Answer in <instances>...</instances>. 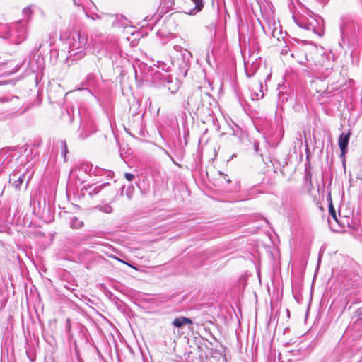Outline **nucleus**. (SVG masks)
Masks as SVG:
<instances>
[{"label": "nucleus", "instance_id": "obj_9", "mask_svg": "<svg viewBox=\"0 0 362 362\" xmlns=\"http://www.w3.org/2000/svg\"><path fill=\"white\" fill-rule=\"evenodd\" d=\"M349 136H350V132H348L346 134L343 132L339 136L338 144H339V148L341 150V156H344L347 152V147H348V144H349Z\"/></svg>", "mask_w": 362, "mask_h": 362}, {"label": "nucleus", "instance_id": "obj_10", "mask_svg": "<svg viewBox=\"0 0 362 362\" xmlns=\"http://www.w3.org/2000/svg\"><path fill=\"white\" fill-rule=\"evenodd\" d=\"M107 185V183H103L99 185H85L83 187L82 190H84L90 197H93L94 195H96L105 186Z\"/></svg>", "mask_w": 362, "mask_h": 362}, {"label": "nucleus", "instance_id": "obj_29", "mask_svg": "<svg viewBox=\"0 0 362 362\" xmlns=\"http://www.w3.org/2000/svg\"><path fill=\"white\" fill-rule=\"evenodd\" d=\"M87 168H88V166H86V167H85V171H86V172L87 171Z\"/></svg>", "mask_w": 362, "mask_h": 362}, {"label": "nucleus", "instance_id": "obj_26", "mask_svg": "<svg viewBox=\"0 0 362 362\" xmlns=\"http://www.w3.org/2000/svg\"><path fill=\"white\" fill-rule=\"evenodd\" d=\"M287 53V47H285L282 51H281V54H286Z\"/></svg>", "mask_w": 362, "mask_h": 362}, {"label": "nucleus", "instance_id": "obj_20", "mask_svg": "<svg viewBox=\"0 0 362 362\" xmlns=\"http://www.w3.org/2000/svg\"><path fill=\"white\" fill-rule=\"evenodd\" d=\"M263 93L262 90H260L259 93H254L253 94H252L251 95V98H252V100H259V98H263Z\"/></svg>", "mask_w": 362, "mask_h": 362}, {"label": "nucleus", "instance_id": "obj_31", "mask_svg": "<svg viewBox=\"0 0 362 362\" xmlns=\"http://www.w3.org/2000/svg\"><path fill=\"white\" fill-rule=\"evenodd\" d=\"M127 195L128 196V198H130V196L128 193H127Z\"/></svg>", "mask_w": 362, "mask_h": 362}, {"label": "nucleus", "instance_id": "obj_23", "mask_svg": "<svg viewBox=\"0 0 362 362\" xmlns=\"http://www.w3.org/2000/svg\"><path fill=\"white\" fill-rule=\"evenodd\" d=\"M340 30H341V38L344 40V37L346 36V30H345V28H344V26H342V25L341 26Z\"/></svg>", "mask_w": 362, "mask_h": 362}, {"label": "nucleus", "instance_id": "obj_21", "mask_svg": "<svg viewBox=\"0 0 362 362\" xmlns=\"http://www.w3.org/2000/svg\"><path fill=\"white\" fill-rule=\"evenodd\" d=\"M0 153L1 156L4 157L6 155L10 156L11 153H13V151L11 149H2Z\"/></svg>", "mask_w": 362, "mask_h": 362}, {"label": "nucleus", "instance_id": "obj_24", "mask_svg": "<svg viewBox=\"0 0 362 362\" xmlns=\"http://www.w3.org/2000/svg\"><path fill=\"white\" fill-rule=\"evenodd\" d=\"M258 147H259V144H258V143H255V144H254V148H255V151H258Z\"/></svg>", "mask_w": 362, "mask_h": 362}, {"label": "nucleus", "instance_id": "obj_27", "mask_svg": "<svg viewBox=\"0 0 362 362\" xmlns=\"http://www.w3.org/2000/svg\"><path fill=\"white\" fill-rule=\"evenodd\" d=\"M92 77H93V76H92L91 74H89V75L88 76V79H90V78H92Z\"/></svg>", "mask_w": 362, "mask_h": 362}, {"label": "nucleus", "instance_id": "obj_22", "mask_svg": "<svg viewBox=\"0 0 362 362\" xmlns=\"http://www.w3.org/2000/svg\"><path fill=\"white\" fill-rule=\"evenodd\" d=\"M124 177L128 181H132L134 178V175L129 173H125Z\"/></svg>", "mask_w": 362, "mask_h": 362}, {"label": "nucleus", "instance_id": "obj_1", "mask_svg": "<svg viewBox=\"0 0 362 362\" xmlns=\"http://www.w3.org/2000/svg\"><path fill=\"white\" fill-rule=\"evenodd\" d=\"M305 66L319 75L311 81V88L318 94V99L321 100L320 97L329 98L332 90H329L328 84L324 79L332 74L334 62L325 54L315 52L310 53V57L306 56Z\"/></svg>", "mask_w": 362, "mask_h": 362}, {"label": "nucleus", "instance_id": "obj_14", "mask_svg": "<svg viewBox=\"0 0 362 362\" xmlns=\"http://www.w3.org/2000/svg\"><path fill=\"white\" fill-rule=\"evenodd\" d=\"M185 324L192 325V320L189 318L185 317H180L175 318L173 322L172 325L176 327H182Z\"/></svg>", "mask_w": 362, "mask_h": 362}, {"label": "nucleus", "instance_id": "obj_4", "mask_svg": "<svg viewBox=\"0 0 362 362\" xmlns=\"http://www.w3.org/2000/svg\"><path fill=\"white\" fill-rule=\"evenodd\" d=\"M29 24L26 21H18L6 26L5 38L15 44H20L28 37Z\"/></svg>", "mask_w": 362, "mask_h": 362}, {"label": "nucleus", "instance_id": "obj_5", "mask_svg": "<svg viewBox=\"0 0 362 362\" xmlns=\"http://www.w3.org/2000/svg\"><path fill=\"white\" fill-rule=\"evenodd\" d=\"M154 79H160V83L166 88L170 93H176L180 88L179 81L177 79L173 80L172 77L166 73H155Z\"/></svg>", "mask_w": 362, "mask_h": 362}, {"label": "nucleus", "instance_id": "obj_16", "mask_svg": "<svg viewBox=\"0 0 362 362\" xmlns=\"http://www.w3.org/2000/svg\"><path fill=\"white\" fill-rule=\"evenodd\" d=\"M101 212H104V213H106V214H110L112 211V206L108 204H104V205H99L96 207Z\"/></svg>", "mask_w": 362, "mask_h": 362}, {"label": "nucleus", "instance_id": "obj_19", "mask_svg": "<svg viewBox=\"0 0 362 362\" xmlns=\"http://www.w3.org/2000/svg\"><path fill=\"white\" fill-rule=\"evenodd\" d=\"M329 213L332 217V218L337 222L338 223V219H337V214H336V211H335V209L333 206V205L331 204L329 205Z\"/></svg>", "mask_w": 362, "mask_h": 362}, {"label": "nucleus", "instance_id": "obj_7", "mask_svg": "<svg viewBox=\"0 0 362 362\" xmlns=\"http://www.w3.org/2000/svg\"><path fill=\"white\" fill-rule=\"evenodd\" d=\"M261 60L258 59L257 58H255L254 60H252V62H250V59L247 60L245 59V71L248 78H250L255 75V74L259 68Z\"/></svg>", "mask_w": 362, "mask_h": 362}, {"label": "nucleus", "instance_id": "obj_25", "mask_svg": "<svg viewBox=\"0 0 362 362\" xmlns=\"http://www.w3.org/2000/svg\"><path fill=\"white\" fill-rule=\"evenodd\" d=\"M99 18H100V16L97 14L95 16H91V19H93V20L99 19Z\"/></svg>", "mask_w": 362, "mask_h": 362}, {"label": "nucleus", "instance_id": "obj_11", "mask_svg": "<svg viewBox=\"0 0 362 362\" xmlns=\"http://www.w3.org/2000/svg\"><path fill=\"white\" fill-rule=\"evenodd\" d=\"M174 49L177 52H180L183 62L185 64L186 66H189L190 61L192 58V53L187 49H183L182 47L179 45H175L174 47Z\"/></svg>", "mask_w": 362, "mask_h": 362}, {"label": "nucleus", "instance_id": "obj_12", "mask_svg": "<svg viewBox=\"0 0 362 362\" xmlns=\"http://www.w3.org/2000/svg\"><path fill=\"white\" fill-rule=\"evenodd\" d=\"M190 1L194 6L193 8L187 11V13L194 15L202 10L204 7V0H190Z\"/></svg>", "mask_w": 362, "mask_h": 362}, {"label": "nucleus", "instance_id": "obj_18", "mask_svg": "<svg viewBox=\"0 0 362 362\" xmlns=\"http://www.w3.org/2000/svg\"><path fill=\"white\" fill-rule=\"evenodd\" d=\"M24 177H25V175H23L20 176L18 178V180L14 182L13 185L16 189H20L21 185H22L23 180H24Z\"/></svg>", "mask_w": 362, "mask_h": 362}, {"label": "nucleus", "instance_id": "obj_17", "mask_svg": "<svg viewBox=\"0 0 362 362\" xmlns=\"http://www.w3.org/2000/svg\"><path fill=\"white\" fill-rule=\"evenodd\" d=\"M61 144V147H62V156L64 158V159H66V153H68V148H67V145H66V143L65 141H62L60 142Z\"/></svg>", "mask_w": 362, "mask_h": 362}, {"label": "nucleus", "instance_id": "obj_2", "mask_svg": "<svg viewBox=\"0 0 362 362\" xmlns=\"http://www.w3.org/2000/svg\"><path fill=\"white\" fill-rule=\"evenodd\" d=\"M293 19L300 28L312 31L320 37L323 35L324 21L320 16L315 15L311 11L308 10L305 11V14H300V16L293 14Z\"/></svg>", "mask_w": 362, "mask_h": 362}, {"label": "nucleus", "instance_id": "obj_6", "mask_svg": "<svg viewBox=\"0 0 362 362\" xmlns=\"http://www.w3.org/2000/svg\"><path fill=\"white\" fill-rule=\"evenodd\" d=\"M95 129L93 121L88 118H81V124L78 128V138L83 140L95 132Z\"/></svg>", "mask_w": 362, "mask_h": 362}, {"label": "nucleus", "instance_id": "obj_13", "mask_svg": "<svg viewBox=\"0 0 362 362\" xmlns=\"http://www.w3.org/2000/svg\"><path fill=\"white\" fill-rule=\"evenodd\" d=\"M35 6L30 5L25 8H24L22 11V14L23 16V19L21 21H26L27 24H29L30 21L32 18V15L34 12Z\"/></svg>", "mask_w": 362, "mask_h": 362}, {"label": "nucleus", "instance_id": "obj_28", "mask_svg": "<svg viewBox=\"0 0 362 362\" xmlns=\"http://www.w3.org/2000/svg\"><path fill=\"white\" fill-rule=\"evenodd\" d=\"M107 173H108V176H110V175H112V174H113V173H112V172H111V171H109Z\"/></svg>", "mask_w": 362, "mask_h": 362}, {"label": "nucleus", "instance_id": "obj_15", "mask_svg": "<svg viewBox=\"0 0 362 362\" xmlns=\"http://www.w3.org/2000/svg\"><path fill=\"white\" fill-rule=\"evenodd\" d=\"M83 225V223L82 221L78 219L77 217H74L71 219V227L72 228H80Z\"/></svg>", "mask_w": 362, "mask_h": 362}, {"label": "nucleus", "instance_id": "obj_8", "mask_svg": "<svg viewBox=\"0 0 362 362\" xmlns=\"http://www.w3.org/2000/svg\"><path fill=\"white\" fill-rule=\"evenodd\" d=\"M187 105L192 108H199L202 104V94L200 90L194 92L187 98Z\"/></svg>", "mask_w": 362, "mask_h": 362}, {"label": "nucleus", "instance_id": "obj_30", "mask_svg": "<svg viewBox=\"0 0 362 362\" xmlns=\"http://www.w3.org/2000/svg\"><path fill=\"white\" fill-rule=\"evenodd\" d=\"M117 259H118V261H121L122 262H123V261H122L120 259L117 258ZM124 263H125V262H124Z\"/></svg>", "mask_w": 362, "mask_h": 362}, {"label": "nucleus", "instance_id": "obj_3", "mask_svg": "<svg viewBox=\"0 0 362 362\" xmlns=\"http://www.w3.org/2000/svg\"><path fill=\"white\" fill-rule=\"evenodd\" d=\"M87 45V34L81 32L73 33L69 40V57L73 60L81 59L86 55Z\"/></svg>", "mask_w": 362, "mask_h": 362}]
</instances>
